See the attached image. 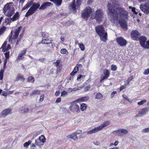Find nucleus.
<instances>
[{"label": "nucleus", "mask_w": 149, "mask_h": 149, "mask_svg": "<svg viewBox=\"0 0 149 149\" xmlns=\"http://www.w3.org/2000/svg\"><path fill=\"white\" fill-rule=\"evenodd\" d=\"M117 67L115 65H112L111 66V69L113 71H115L117 69Z\"/></svg>", "instance_id": "47"}, {"label": "nucleus", "mask_w": 149, "mask_h": 149, "mask_svg": "<svg viewBox=\"0 0 149 149\" xmlns=\"http://www.w3.org/2000/svg\"><path fill=\"white\" fill-rule=\"evenodd\" d=\"M76 66L77 67H78V70H79V68L81 69L82 68V65L81 64H77L76 65Z\"/></svg>", "instance_id": "61"}, {"label": "nucleus", "mask_w": 149, "mask_h": 149, "mask_svg": "<svg viewBox=\"0 0 149 149\" xmlns=\"http://www.w3.org/2000/svg\"><path fill=\"white\" fill-rule=\"evenodd\" d=\"M87 107V105L86 104L83 103L81 104L80 109L82 111H84L86 110Z\"/></svg>", "instance_id": "29"}, {"label": "nucleus", "mask_w": 149, "mask_h": 149, "mask_svg": "<svg viewBox=\"0 0 149 149\" xmlns=\"http://www.w3.org/2000/svg\"><path fill=\"white\" fill-rule=\"evenodd\" d=\"M35 81V79L34 77L32 76H29L27 79V81L29 83H34Z\"/></svg>", "instance_id": "33"}, {"label": "nucleus", "mask_w": 149, "mask_h": 149, "mask_svg": "<svg viewBox=\"0 0 149 149\" xmlns=\"http://www.w3.org/2000/svg\"><path fill=\"white\" fill-rule=\"evenodd\" d=\"M12 110L11 109H6L3 110L1 112L2 117L4 118L8 115L11 113Z\"/></svg>", "instance_id": "18"}, {"label": "nucleus", "mask_w": 149, "mask_h": 149, "mask_svg": "<svg viewBox=\"0 0 149 149\" xmlns=\"http://www.w3.org/2000/svg\"><path fill=\"white\" fill-rule=\"evenodd\" d=\"M116 93V91H114L112 92L111 95V98H112L114 97L115 94Z\"/></svg>", "instance_id": "59"}, {"label": "nucleus", "mask_w": 149, "mask_h": 149, "mask_svg": "<svg viewBox=\"0 0 149 149\" xmlns=\"http://www.w3.org/2000/svg\"><path fill=\"white\" fill-rule=\"evenodd\" d=\"M31 6L26 14L25 15L26 17H28L34 13L37 9L39 8L40 5L39 3H33V2Z\"/></svg>", "instance_id": "4"}, {"label": "nucleus", "mask_w": 149, "mask_h": 149, "mask_svg": "<svg viewBox=\"0 0 149 149\" xmlns=\"http://www.w3.org/2000/svg\"><path fill=\"white\" fill-rule=\"evenodd\" d=\"M75 101L71 103V105L69 107V109L74 113H77L80 112V110L79 106L77 104Z\"/></svg>", "instance_id": "8"}, {"label": "nucleus", "mask_w": 149, "mask_h": 149, "mask_svg": "<svg viewBox=\"0 0 149 149\" xmlns=\"http://www.w3.org/2000/svg\"><path fill=\"white\" fill-rule=\"evenodd\" d=\"M39 140L42 142L44 143L46 141V139L44 135H42L39 137Z\"/></svg>", "instance_id": "35"}, {"label": "nucleus", "mask_w": 149, "mask_h": 149, "mask_svg": "<svg viewBox=\"0 0 149 149\" xmlns=\"http://www.w3.org/2000/svg\"><path fill=\"white\" fill-rule=\"evenodd\" d=\"M29 111V108L28 107H27V108H24L23 109H22L21 110V111L22 113H27Z\"/></svg>", "instance_id": "44"}, {"label": "nucleus", "mask_w": 149, "mask_h": 149, "mask_svg": "<svg viewBox=\"0 0 149 149\" xmlns=\"http://www.w3.org/2000/svg\"><path fill=\"white\" fill-rule=\"evenodd\" d=\"M27 51V49L26 48L24 49L23 50H22L18 56L17 59L18 60L22 59V57L23 55H24L26 54Z\"/></svg>", "instance_id": "23"}, {"label": "nucleus", "mask_w": 149, "mask_h": 149, "mask_svg": "<svg viewBox=\"0 0 149 149\" xmlns=\"http://www.w3.org/2000/svg\"><path fill=\"white\" fill-rule=\"evenodd\" d=\"M141 10L144 13L148 14L149 13V4H142L140 6Z\"/></svg>", "instance_id": "13"}, {"label": "nucleus", "mask_w": 149, "mask_h": 149, "mask_svg": "<svg viewBox=\"0 0 149 149\" xmlns=\"http://www.w3.org/2000/svg\"><path fill=\"white\" fill-rule=\"evenodd\" d=\"M12 4V2L7 3L4 6L3 8L4 14L8 17H11L15 13V9L11 5Z\"/></svg>", "instance_id": "2"}, {"label": "nucleus", "mask_w": 149, "mask_h": 149, "mask_svg": "<svg viewBox=\"0 0 149 149\" xmlns=\"http://www.w3.org/2000/svg\"><path fill=\"white\" fill-rule=\"evenodd\" d=\"M33 3V1H31L29 2H28L24 6L22 9L21 11H22L26 9L29 8L32 5Z\"/></svg>", "instance_id": "27"}, {"label": "nucleus", "mask_w": 149, "mask_h": 149, "mask_svg": "<svg viewBox=\"0 0 149 149\" xmlns=\"http://www.w3.org/2000/svg\"><path fill=\"white\" fill-rule=\"evenodd\" d=\"M53 4L51 2H46L43 3L40 7L39 9L40 10H44L46 9L48 7L52 6Z\"/></svg>", "instance_id": "15"}, {"label": "nucleus", "mask_w": 149, "mask_h": 149, "mask_svg": "<svg viewBox=\"0 0 149 149\" xmlns=\"http://www.w3.org/2000/svg\"><path fill=\"white\" fill-rule=\"evenodd\" d=\"M147 102V100L146 99L143 100L141 101L138 102L137 104L138 105H143L144 103H146Z\"/></svg>", "instance_id": "41"}, {"label": "nucleus", "mask_w": 149, "mask_h": 149, "mask_svg": "<svg viewBox=\"0 0 149 149\" xmlns=\"http://www.w3.org/2000/svg\"><path fill=\"white\" fill-rule=\"evenodd\" d=\"M85 76L82 75L81 74H79L78 75L77 77V80L79 81V79H81V78H83L85 77Z\"/></svg>", "instance_id": "55"}, {"label": "nucleus", "mask_w": 149, "mask_h": 149, "mask_svg": "<svg viewBox=\"0 0 149 149\" xmlns=\"http://www.w3.org/2000/svg\"><path fill=\"white\" fill-rule=\"evenodd\" d=\"M7 42V41H5L1 47V48L2 49V51L4 52H6L11 49V45L10 44H8L7 47H6Z\"/></svg>", "instance_id": "16"}, {"label": "nucleus", "mask_w": 149, "mask_h": 149, "mask_svg": "<svg viewBox=\"0 0 149 149\" xmlns=\"http://www.w3.org/2000/svg\"><path fill=\"white\" fill-rule=\"evenodd\" d=\"M115 4H111L109 3L108 15L109 19L113 23H117L119 19H127L128 18L127 12L123 8L116 7Z\"/></svg>", "instance_id": "1"}, {"label": "nucleus", "mask_w": 149, "mask_h": 149, "mask_svg": "<svg viewBox=\"0 0 149 149\" xmlns=\"http://www.w3.org/2000/svg\"><path fill=\"white\" fill-rule=\"evenodd\" d=\"M67 52V50L65 49H62L60 51L61 53L63 54H64Z\"/></svg>", "instance_id": "52"}, {"label": "nucleus", "mask_w": 149, "mask_h": 149, "mask_svg": "<svg viewBox=\"0 0 149 149\" xmlns=\"http://www.w3.org/2000/svg\"><path fill=\"white\" fill-rule=\"evenodd\" d=\"M102 129L103 128L101 125L98 127H95L94 128V133L98 132L99 131L102 130Z\"/></svg>", "instance_id": "34"}, {"label": "nucleus", "mask_w": 149, "mask_h": 149, "mask_svg": "<svg viewBox=\"0 0 149 149\" xmlns=\"http://www.w3.org/2000/svg\"><path fill=\"white\" fill-rule=\"evenodd\" d=\"M22 27L20 26L15 29L14 31V35L13 36V31H11L9 35V41L12 43L13 40H15L18 37Z\"/></svg>", "instance_id": "6"}, {"label": "nucleus", "mask_w": 149, "mask_h": 149, "mask_svg": "<svg viewBox=\"0 0 149 149\" xmlns=\"http://www.w3.org/2000/svg\"><path fill=\"white\" fill-rule=\"evenodd\" d=\"M143 47L146 49H149V40L146 42Z\"/></svg>", "instance_id": "42"}, {"label": "nucleus", "mask_w": 149, "mask_h": 149, "mask_svg": "<svg viewBox=\"0 0 149 149\" xmlns=\"http://www.w3.org/2000/svg\"><path fill=\"white\" fill-rule=\"evenodd\" d=\"M95 29L97 33L99 35L100 39L102 41L106 42L107 39V33L105 32L104 28L102 25L96 26Z\"/></svg>", "instance_id": "3"}, {"label": "nucleus", "mask_w": 149, "mask_h": 149, "mask_svg": "<svg viewBox=\"0 0 149 149\" xmlns=\"http://www.w3.org/2000/svg\"><path fill=\"white\" fill-rule=\"evenodd\" d=\"M10 52L9 51L6 52L4 54L5 59H8L9 58Z\"/></svg>", "instance_id": "48"}, {"label": "nucleus", "mask_w": 149, "mask_h": 149, "mask_svg": "<svg viewBox=\"0 0 149 149\" xmlns=\"http://www.w3.org/2000/svg\"><path fill=\"white\" fill-rule=\"evenodd\" d=\"M11 19V17L9 18H6L4 21L3 22V25L5 26L8 24L10 25V22H13Z\"/></svg>", "instance_id": "25"}, {"label": "nucleus", "mask_w": 149, "mask_h": 149, "mask_svg": "<svg viewBox=\"0 0 149 149\" xmlns=\"http://www.w3.org/2000/svg\"><path fill=\"white\" fill-rule=\"evenodd\" d=\"M4 70H1L0 71V80H2L3 77Z\"/></svg>", "instance_id": "46"}, {"label": "nucleus", "mask_w": 149, "mask_h": 149, "mask_svg": "<svg viewBox=\"0 0 149 149\" xmlns=\"http://www.w3.org/2000/svg\"><path fill=\"white\" fill-rule=\"evenodd\" d=\"M7 27L3 26L0 28V36L6 30Z\"/></svg>", "instance_id": "36"}, {"label": "nucleus", "mask_w": 149, "mask_h": 149, "mask_svg": "<svg viewBox=\"0 0 149 149\" xmlns=\"http://www.w3.org/2000/svg\"><path fill=\"white\" fill-rule=\"evenodd\" d=\"M25 79L24 75L20 74H17L16 79V81H20L22 82H23Z\"/></svg>", "instance_id": "26"}, {"label": "nucleus", "mask_w": 149, "mask_h": 149, "mask_svg": "<svg viewBox=\"0 0 149 149\" xmlns=\"http://www.w3.org/2000/svg\"><path fill=\"white\" fill-rule=\"evenodd\" d=\"M20 15L18 12H16L13 15L12 17H11L12 21L13 22H15L18 20L19 17Z\"/></svg>", "instance_id": "24"}, {"label": "nucleus", "mask_w": 149, "mask_h": 149, "mask_svg": "<svg viewBox=\"0 0 149 149\" xmlns=\"http://www.w3.org/2000/svg\"><path fill=\"white\" fill-rule=\"evenodd\" d=\"M77 135L75 133H73L70 135V138L71 139H73L74 141H77L78 139Z\"/></svg>", "instance_id": "31"}, {"label": "nucleus", "mask_w": 149, "mask_h": 149, "mask_svg": "<svg viewBox=\"0 0 149 149\" xmlns=\"http://www.w3.org/2000/svg\"><path fill=\"white\" fill-rule=\"evenodd\" d=\"M8 59H5L4 61V65H3V68H5L6 66V63L7 62V60Z\"/></svg>", "instance_id": "58"}, {"label": "nucleus", "mask_w": 149, "mask_h": 149, "mask_svg": "<svg viewBox=\"0 0 149 149\" xmlns=\"http://www.w3.org/2000/svg\"><path fill=\"white\" fill-rule=\"evenodd\" d=\"M131 34L132 38L134 40H137L140 35V33L136 30L132 31Z\"/></svg>", "instance_id": "17"}, {"label": "nucleus", "mask_w": 149, "mask_h": 149, "mask_svg": "<svg viewBox=\"0 0 149 149\" xmlns=\"http://www.w3.org/2000/svg\"><path fill=\"white\" fill-rule=\"evenodd\" d=\"M25 28H24L22 31L21 33L20 34L19 36L21 37L22 38L23 35L25 31Z\"/></svg>", "instance_id": "53"}, {"label": "nucleus", "mask_w": 149, "mask_h": 149, "mask_svg": "<svg viewBox=\"0 0 149 149\" xmlns=\"http://www.w3.org/2000/svg\"><path fill=\"white\" fill-rule=\"evenodd\" d=\"M83 0H77L75 4V0H73L70 4V7L72 10L75 12H76V9H79L80 6L81 4V2Z\"/></svg>", "instance_id": "10"}, {"label": "nucleus", "mask_w": 149, "mask_h": 149, "mask_svg": "<svg viewBox=\"0 0 149 149\" xmlns=\"http://www.w3.org/2000/svg\"><path fill=\"white\" fill-rule=\"evenodd\" d=\"M60 61L59 60H57L56 62H54V64H55L56 68H58L59 65Z\"/></svg>", "instance_id": "45"}, {"label": "nucleus", "mask_w": 149, "mask_h": 149, "mask_svg": "<svg viewBox=\"0 0 149 149\" xmlns=\"http://www.w3.org/2000/svg\"><path fill=\"white\" fill-rule=\"evenodd\" d=\"M31 141L29 140V141H28L25 142L24 144V147H27L28 146H29L30 144H31Z\"/></svg>", "instance_id": "49"}, {"label": "nucleus", "mask_w": 149, "mask_h": 149, "mask_svg": "<svg viewBox=\"0 0 149 149\" xmlns=\"http://www.w3.org/2000/svg\"><path fill=\"white\" fill-rule=\"evenodd\" d=\"M92 12V9L90 7H86L82 11L81 17L83 19L87 20L90 17Z\"/></svg>", "instance_id": "5"}, {"label": "nucleus", "mask_w": 149, "mask_h": 149, "mask_svg": "<svg viewBox=\"0 0 149 149\" xmlns=\"http://www.w3.org/2000/svg\"><path fill=\"white\" fill-rule=\"evenodd\" d=\"M67 94H68L67 92L65 91H64L61 92V96H65V95H67Z\"/></svg>", "instance_id": "51"}, {"label": "nucleus", "mask_w": 149, "mask_h": 149, "mask_svg": "<svg viewBox=\"0 0 149 149\" xmlns=\"http://www.w3.org/2000/svg\"><path fill=\"white\" fill-rule=\"evenodd\" d=\"M62 69V65H60L58 68H57L56 70V74H59L60 73Z\"/></svg>", "instance_id": "39"}, {"label": "nucleus", "mask_w": 149, "mask_h": 149, "mask_svg": "<svg viewBox=\"0 0 149 149\" xmlns=\"http://www.w3.org/2000/svg\"><path fill=\"white\" fill-rule=\"evenodd\" d=\"M143 74L145 75H147L148 74H149V68H148L146 70H145V71L143 73Z\"/></svg>", "instance_id": "57"}, {"label": "nucleus", "mask_w": 149, "mask_h": 149, "mask_svg": "<svg viewBox=\"0 0 149 149\" xmlns=\"http://www.w3.org/2000/svg\"><path fill=\"white\" fill-rule=\"evenodd\" d=\"M116 132L119 134L120 136H121L122 134L121 133L124 134H127L129 132L127 130L123 128L120 129L116 131Z\"/></svg>", "instance_id": "20"}, {"label": "nucleus", "mask_w": 149, "mask_h": 149, "mask_svg": "<svg viewBox=\"0 0 149 149\" xmlns=\"http://www.w3.org/2000/svg\"><path fill=\"white\" fill-rule=\"evenodd\" d=\"M133 79V77L132 76H131L130 77H129L127 80V82L128 84H129L130 82L131 81H132Z\"/></svg>", "instance_id": "54"}, {"label": "nucleus", "mask_w": 149, "mask_h": 149, "mask_svg": "<svg viewBox=\"0 0 149 149\" xmlns=\"http://www.w3.org/2000/svg\"><path fill=\"white\" fill-rule=\"evenodd\" d=\"M142 132L144 133H146L149 132V127L143 129Z\"/></svg>", "instance_id": "50"}, {"label": "nucleus", "mask_w": 149, "mask_h": 149, "mask_svg": "<svg viewBox=\"0 0 149 149\" xmlns=\"http://www.w3.org/2000/svg\"><path fill=\"white\" fill-rule=\"evenodd\" d=\"M61 101V98L60 97L58 98L56 100V103H58L60 102Z\"/></svg>", "instance_id": "64"}, {"label": "nucleus", "mask_w": 149, "mask_h": 149, "mask_svg": "<svg viewBox=\"0 0 149 149\" xmlns=\"http://www.w3.org/2000/svg\"><path fill=\"white\" fill-rule=\"evenodd\" d=\"M110 123V122L109 121L104 122L101 125L103 128L104 127L107 126Z\"/></svg>", "instance_id": "37"}, {"label": "nucleus", "mask_w": 149, "mask_h": 149, "mask_svg": "<svg viewBox=\"0 0 149 149\" xmlns=\"http://www.w3.org/2000/svg\"><path fill=\"white\" fill-rule=\"evenodd\" d=\"M139 38L141 45L143 47L147 41L146 38L145 36H142Z\"/></svg>", "instance_id": "21"}, {"label": "nucleus", "mask_w": 149, "mask_h": 149, "mask_svg": "<svg viewBox=\"0 0 149 149\" xmlns=\"http://www.w3.org/2000/svg\"><path fill=\"white\" fill-rule=\"evenodd\" d=\"M78 44L81 50L84 51L85 50V46L82 43H78Z\"/></svg>", "instance_id": "43"}, {"label": "nucleus", "mask_w": 149, "mask_h": 149, "mask_svg": "<svg viewBox=\"0 0 149 149\" xmlns=\"http://www.w3.org/2000/svg\"><path fill=\"white\" fill-rule=\"evenodd\" d=\"M44 95H41L40 96V98L39 100L40 101L42 102L44 100Z\"/></svg>", "instance_id": "60"}, {"label": "nucleus", "mask_w": 149, "mask_h": 149, "mask_svg": "<svg viewBox=\"0 0 149 149\" xmlns=\"http://www.w3.org/2000/svg\"><path fill=\"white\" fill-rule=\"evenodd\" d=\"M40 91L38 90H34L30 93V95L31 96H33V95L40 94Z\"/></svg>", "instance_id": "30"}, {"label": "nucleus", "mask_w": 149, "mask_h": 149, "mask_svg": "<svg viewBox=\"0 0 149 149\" xmlns=\"http://www.w3.org/2000/svg\"><path fill=\"white\" fill-rule=\"evenodd\" d=\"M49 1L54 3L56 6L58 7L61 5L62 0H49Z\"/></svg>", "instance_id": "28"}, {"label": "nucleus", "mask_w": 149, "mask_h": 149, "mask_svg": "<svg viewBox=\"0 0 149 149\" xmlns=\"http://www.w3.org/2000/svg\"><path fill=\"white\" fill-rule=\"evenodd\" d=\"M104 74V76L105 77H108L109 75L110 72L107 70H105L103 72Z\"/></svg>", "instance_id": "38"}, {"label": "nucleus", "mask_w": 149, "mask_h": 149, "mask_svg": "<svg viewBox=\"0 0 149 149\" xmlns=\"http://www.w3.org/2000/svg\"><path fill=\"white\" fill-rule=\"evenodd\" d=\"M103 97V95L100 93H98L96 95L95 98L97 99H101Z\"/></svg>", "instance_id": "40"}, {"label": "nucleus", "mask_w": 149, "mask_h": 149, "mask_svg": "<svg viewBox=\"0 0 149 149\" xmlns=\"http://www.w3.org/2000/svg\"><path fill=\"white\" fill-rule=\"evenodd\" d=\"M90 85H88L86 86V87H85L84 88V91H88L90 89Z\"/></svg>", "instance_id": "56"}, {"label": "nucleus", "mask_w": 149, "mask_h": 149, "mask_svg": "<svg viewBox=\"0 0 149 149\" xmlns=\"http://www.w3.org/2000/svg\"><path fill=\"white\" fill-rule=\"evenodd\" d=\"M120 19H119V21L117 22H118L120 24L121 27L123 28L126 27V22L125 20H127V19H123L122 20H120Z\"/></svg>", "instance_id": "22"}, {"label": "nucleus", "mask_w": 149, "mask_h": 149, "mask_svg": "<svg viewBox=\"0 0 149 149\" xmlns=\"http://www.w3.org/2000/svg\"><path fill=\"white\" fill-rule=\"evenodd\" d=\"M149 111V108L144 107L139 110L138 113L135 116L136 118L140 117H142L145 115Z\"/></svg>", "instance_id": "12"}, {"label": "nucleus", "mask_w": 149, "mask_h": 149, "mask_svg": "<svg viewBox=\"0 0 149 149\" xmlns=\"http://www.w3.org/2000/svg\"><path fill=\"white\" fill-rule=\"evenodd\" d=\"M42 37V39L41 42L39 43L40 44L41 43L43 44H48L51 43L53 41L51 38L50 39L49 38V34L46 32H42L41 33Z\"/></svg>", "instance_id": "9"}, {"label": "nucleus", "mask_w": 149, "mask_h": 149, "mask_svg": "<svg viewBox=\"0 0 149 149\" xmlns=\"http://www.w3.org/2000/svg\"><path fill=\"white\" fill-rule=\"evenodd\" d=\"M79 71L78 68L77 67L75 66L73 70L70 73V75L72 76H73Z\"/></svg>", "instance_id": "32"}, {"label": "nucleus", "mask_w": 149, "mask_h": 149, "mask_svg": "<svg viewBox=\"0 0 149 149\" xmlns=\"http://www.w3.org/2000/svg\"><path fill=\"white\" fill-rule=\"evenodd\" d=\"M103 13L102 11L100 9L97 10L95 12V18L96 21L98 23H100L102 20L103 17Z\"/></svg>", "instance_id": "11"}, {"label": "nucleus", "mask_w": 149, "mask_h": 149, "mask_svg": "<svg viewBox=\"0 0 149 149\" xmlns=\"http://www.w3.org/2000/svg\"><path fill=\"white\" fill-rule=\"evenodd\" d=\"M108 77H105V76H102V77H101V79H100V81L101 82L104 79L107 78Z\"/></svg>", "instance_id": "63"}, {"label": "nucleus", "mask_w": 149, "mask_h": 149, "mask_svg": "<svg viewBox=\"0 0 149 149\" xmlns=\"http://www.w3.org/2000/svg\"><path fill=\"white\" fill-rule=\"evenodd\" d=\"M89 99V97L88 96H84L77 99L75 100V101L79 103L82 102H86Z\"/></svg>", "instance_id": "19"}, {"label": "nucleus", "mask_w": 149, "mask_h": 149, "mask_svg": "<svg viewBox=\"0 0 149 149\" xmlns=\"http://www.w3.org/2000/svg\"><path fill=\"white\" fill-rule=\"evenodd\" d=\"M81 132H82V131L81 130H77V131L76 132L74 133H75V134L77 135H79V134H81Z\"/></svg>", "instance_id": "62"}, {"label": "nucleus", "mask_w": 149, "mask_h": 149, "mask_svg": "<svg viewBox=\"0 0 149 149\" xmlns=\"http://www.w3.org/2000/svg\"><path fill=\"white\" fill-rule=\"evenodd\" d=\"M22 27L20 26L15 29L14 31V35L13 36V31H11L9 35V41L12 43L13 40H15L18 37Z\"/></svg>", "instance_id": "7"}, {"label": "nucleus", "mask_w": 149, "mask_h": 149, "mask_svg": "<svg viewBox=\"0 0 149 149\" xmlns=\"http://www.w3.org/2000/svg\"><path fill=\"white\" fill-rule=\"evenodd\" d=\"M116 41L118 44L120 46H125L127 44V41L122 37H118L116 39Z\"/></svg>", "instance_id": "14"}]
</instances>
